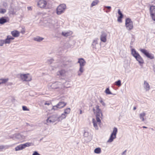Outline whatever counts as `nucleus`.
<instances>
[{"label":"nucleus","mask_w":155,"mask_h":155,"mask_svg":"<svg viewBox=\"0 0 155 155\" xmlns=\"http://www.w3.org/2000/svg\"><path fill=\"white\" fill-rule=\"evenodd\" d=\"M98 40V39H96L95 40H94L92 44V48L95 49H97V47L96 46V45L98 44L97 43V40Z\"/></svg>","instance_id":"obj_23"},{"label":"nucleus","mask_w":155,"mask_h":155,"mask_svg":"<svg viewBox=\"0 0 155 155\" xmlns=\"http://www.w3.org/2000/svg\"><path fill=\"white\" fill-rule=\"evenodd\" d=\"M48 87L50 90L52 89H58L59 90H61L63 89V85L61 82H55L54 83H49L48 85Z\"/></svg>","instance_id":"obj_2"},{"label":"nucleus","mask_w":155,"mask_h":155,"mask_svg":"<svg viewBox=\"0 0 155 155\" xmlns=\"http://www.w3.org/2000/svg\"><path fill=\"white\" fill-rule=\"evenodd\" d=\"M84 136V137H85L89 138L90 137V134H89V132L87 130H85Z\"/></svg>","instance_id":"obj_30"},{"label":"nucleus","mask_w":155,"mask_h":155,"mask_svg":"<svg viewBox=\"0 0 155 155\" xmlns=\"http://www.w3.org/2000/svg\"><path fill=\"white\" fill-rule=\"evenodd\" d=\"M101 149L99 147L95 148L94 151V153L97 154L100 153L101 152Z\"/></svg>","instance_id":"obj_29"},{"label":"nucleus","mask_w":155,"mask_h":155,"mask_svg":"<svg viewBox=\"0 0 155 155\" xmlns=\"http://www.w3.org/2000/svg\"><path fill=\"white\" fill-rule=\"evenodd\" d=\"M56 68L57 67H56L51 66L49 67V69L50 71H53L54 69Z\"/></svg>","instance_id":"obj_35"},{"label":"nucleus","mask_w":155,"mask_h":155,"mask_svg":"<svg viewBox=\"0 0 155 155\" xmlns=\"http://www.w3.org/2000/svg\"><path fill=\"white\" fill-rule=\"evenodd\" d=\"M136 107H134L133 110H136Z\"/></svg>","instance_id":"obj_51"},{"label":"nucleus","mask_w":155,"mask_h":155,"mask_svg":"<svg viewBox=\"0 0 155 155\" xmlns=\"http://www.w3.org/2000/svg\"><path fill=\"white\" fill-rule=\"evenodd\" d=\"M115 84L118 86H120L121 85V81L120 80H118L117 81L115 82Z\"/></svg>","instance_id":"obj_34"},{"label":"nucleus","mask_w":155,"mask_h":155,"mask_svg":"<svg viewBox=\"0 0 155 155\" xmlns=\"http://www.w3.org/2000/svg\"><path fill=\"white\" fill-rule=\"evenodd\" d=\"M117 132V128L114 127L113 128V132L111 134L109 139L107 141V142L111 143L115 139L116 137V134Z\"/></svg>","instance_id":"obj_10"},{"label":"nucleus","mask_w":155,"mask_h":155,"mask_svg":"<svg viewBox=\"0 0 155 155\" xmlns=\"http://www.w3.org/2000/svg\"><path fill=\"white\" fill-rule=\"evenodd\" d=\"M105 93L108 94H111L112 93L110 91L108 88H107L105 91Z\"/></svg>","instance_id":"obj_33"},{"label":"nucleus","mask_w":155,"mask_h":155,"mask_svg":"<svg viewBox=\"0 0 155 155\" xmlns=\"http://www.w3.org/2000/svg\"><path fill=\"white\" fill-rule=\"evenodd\" d=\"M66 5L64 4H61L59 5L57 8V13L60 15L64 13L66 8Z\"/></svg>","instance_id":"obj_11"},{"label":"nucleus","mask_w":155,"mask_h":155,"mask_svg":"<svg viewBox=\"0 0 155 155\" xmlns=\"http://www.w3.org/2000/svg\"><path fill=\"white\" fill-rule=\"evenodd\" d=\"M44 38L42 37L39 36H37L34 38V40L35 41L38 42H40L42 41Z\"/></svg>","instance_id":"obj_26"},{"label":"nucleus","mask_w":155,"mask_h":155,"mask_svg":"<svg viewBox=\"0 0 155 155\" xmlns=\"http://www.w3.org/2000/svg\"><path fill=\"white\" fill-rule=\"evenodd\" d=\"M100 102L101 104L102 105L104 106H105L106 105L105 103L102 100H101L100 101Z\"/></svg>","instance_id":"obj_41"},{"label":"nucleus","mask_w":155,"mask_h":155,"mask_svg":"<svg viewBox=\"0 0 155 155\" xmlns=\"http://www.w3.org/2000/svg\"><path fill=\"white\" fill-rule=\"evenodd\" d=\"M4 44H5V41L4 40H0V46H2Z\"/></svg>","instance_id":"obj_37"},{"label":"nucleus","mask_w":155,"mask_h":155,"mask_svg":"<svg viewBox=\"0 0 155 155\" xmlns=\"http://www.w3.org/2000/svg\"><path fill=\"white\" fill-rule=\"evenodd\" d=\"M7 22V21L6 19L3 17H2L0 18V24H3Z\"/></svg>","instance_id":"obj_28"},{"label":"nucleus","mask_w":155,"mask_h":155,"mask_svg":"<svg viewBox=\"0 0 155 155\" xmlns=\"http://www.w3.org/2000/svg\"><path fill=\"white\" fill-rule=\"evenodd\" d=\"M72 34V32H63L62 33V35L65 37H68L71 35Z\"/></svg>","instance_id":"obj_25"},{"label":"nucleus","mask_w":155,"mask_h":155,"mask_svg":"<svg viewBox=\"0 0 155 155\" xmlns=\"http://www.w3.org/2000/svg\"><path fill=\"white\" fill-rule=\"evenodd\" d=\"M28 10H31V7H28Z\"/></svg>","instance_id":"obj_48"},{"label":"nucleus","mask_w":155,"mask_h":155,"mask_svg":"<svg viewBox=\"0 0 155 155\" xmlns=\"http://www.w3.org/2000/svg\"><path fill=\"white\" fill-rule=\"evenodd\" d=\"M118 14L120 15V16H123V15L121 13L120 10V9H118Z\"/></svg>","instance_id":"obj_42"},{"label":"nucleus","mask_w":155,"mask_h":155,"mask_svg":"<svg viewBox=\"0 0 155 155\" xmlns=\"http://www.w3.org/2000/svg\"><path fill=\"white\" fill-rule=\"evenodd\" d=\"M32 155H41L37 151H34L33 152Z\"/></svg>","instance_id":"obj_40"},{"label":"nucleus","mask_w":155,"mask_h":155,"mask_svg":"<svg viewBox=\"0 0 155 155\" xmlns=\"http://www.w3.org/2000/svg\"><path fill=\"white\" fill-rule=\"evenodd\" d=\"M14 39V38L12 37L9 35L7 36L6 38L4 40L5 41V44L6 45L10 44L12 41Z\"/></svg>","instance_id":"obj_18"},{"label":"nucleus","mask_w":155,"mask_h":155,"mask_svg":"<svg viewBox=\"0 0 155 155\" xmlns=\"http://www.w3.org/2000/svg\"><path fill=\"white\" fill-rule=\"evenodd\" d=\"M140 51L147 58L150 59H153L154 58L153 56L146 49L140 48Z\"/></svg>","instance_id":"obj_12"},{"label":"nucleus","mask_w":155,"mask_h":155,"mask_svg":"<svg viewBox=\"0 0 155 155\" xmlns=\"http://www.w3.org/2000/svg\"><path fill=\"white\" fill-rule=\"evenodd\" d=\"M34 145V143L31 142H27L23 144H20L15 147V150L16 151H18L22 150L25 148L26 147L33 146Z\"/></svg>","instance_id":"obj_6"},{"label":"nucleus","mask_w":155,"mask_h":155,"mask_svg":"<svg viewBox=\"0 0 155 155\" xmlns=\"http://www.w3.org/2000/svg\"><path fill=\"white\" fill-rule=\"evenodd\" d=\"M126 152L127 150H125L122 153H121V155H126Z\"/></svg>","instance_id":"obj_45"},{"label":"nucleus","mask_w":155,"mask_h":155,"mask_svg":"<svg viewBox=\"0 0 155 155\" xmlns=\"http://www.w3.org/2000/svg\"><path fill=\"white\" fill-rule=\"evenodd\" d=\"M150 9L151 16L152 18L153 21H155V6H151Z\"/></svg>","instance_id":"obj_16"},{"label":"nucleus","mask_w":155,"mask_h":155,"mask_svg":"<svg viewBox=\"0 0 155 155\" xmlns=\"http://www.w3.org/2000/svg\"><path fill=\"white\" fill-rule=\"evenodd\" d=\"M21 33H23H23H23V32H21Z\"/></svg>","instance_id":"obj_52"},{"label":"nucleus","mask_w":155,"mask_h":155,"mask_svg":"<svg viewBox=\"0 0 155 155\" xmlns=\"http://www.w3.org/2000/svg\"><path fill=\"white\" fill-rule=\"evenodd\" d=\"M66 104L63 102H59L57 105L53 106L52 109L54 110H57L59 109H60L64 107L66 105Z\"/></svg>","instance_id":"obj_13"},{"label":"nucleus","mask_w":155,"mask_h":155,"mask_svg":"<svg viewBox=\"0 0 155 155\" xmlns=\"http://www.w3.org/2000/svg\"><path fill=\"white\" fill-rule=\"evenodd\" d=\"M51 104V103L50 102H46L45 103V105H47L48 106L50 105Z\"/></svg>","instance_id":"obj_43"},{"label":"nucleus","mask_w":155,"mask_h":155,"mask_svg":"<svg viewBox=\"0 0 155 155\" xmlns=\"http://www.w3.org/2000/svg\"><path fill=\"white\" fill-rule=\"evenodd\" d=\"M146 115V114L144 112H143L139 114V116L140 118L142 121L143 122L144 121L145 119L144 118V117H145Z\"/></svg>","instance_id":"obj_22"},{"label":"nucleus","mask_w":155,"mask_h":155,"mask_svg":"<svg viewBox=\"0 0 155 155\" xmlns=\"http://www.w3.org/2000/svg\"><path fill=\"white\" fill-rule=\"evenodd\" d=\"M143 87L146 91H149L150 89V86L148 83L146 81L143 83Z\"/></svg>","instance_id":"obj_20"},{"label":"nucleus","mask_w":155,"mask_h":155,"mask_svg":"<svg viewBox=\"0 0 155 155\" xmlns=\"http://www.w3.org/2000/svg\"><path fill=\"white\" fill-rule=\"evenodd\" d=\"M70 111L71 109L70 108H67L64 110V113L67 116L68 114L70 113Z\"/></svg>","instance_id":"obj_32"},{"label":"nucleus","mask_w":155,"mask_h":155,"mask_svg":"<svg viewBox=\"0 0 155 155\" xmlns=\"http://www.w3.org/2000/svg\"><path fill=\"white\" fill-rule=\"evenodd\" d=\"M22 109L24 111H29V109H28L26 107L23 106L22 107Z\"/></svg>","instance_id":"obj_38"},{"label":"nucleus","mask_w":155,"mask_h":155,"mask_svg":"<svg viewBox=\"0 0 155 155\" xmlns=\"http://www.w3.org/2000/svg\"><path fill=\"white\" fill-rule=\"evenodd\" d=\"M66 71L64 70H61L58 71L56 73V75L59 77H64L65 75Z\"/></svg>","instance_id":"obj_19"},{"label":"nucleus","mask_w":155,"mask_h":155,"mask_svg":"<svg viewBox=\"0 0 155 155\" xmlns=\"http://www.w3.org/2000/svg\"><path fill=\"white\" fill-rule=\"evenodd\" d=\"M8 80V79L7 78H2L0 79V84H5Z\"/></svg>","instance_id":"obj_27"},{"label":"nucleus","mask_w":155,"mask_h":155,"mask_svg":"<svg viewBox=\"0 0 155 155\" xmlns=\"http://www.w3.org/2000/svg\"><path fill=\"white\" fill-rule=\"evenodd\" d=\"M78 62L79 64L80 68L77 73L78 76H80L82 75L84 72V66L85 65L86 62L83 58L78 59Z\"/></svg>","instance_id":"obj_3"},{"label":"nucleus","mask_w":155,"mask_h":155,"mask_svg":"<svg viewBox=\"0 0 155 155\" xmlns=\"http://www.w3.org/2000/svg\"><path fill=\"white\" fill-rule=\"evenodd\" d=\"M38 7L41 8H45L47 5V2L45 0H39L37 3Z\"/></svg>","instance_id":"obj_14"},{"label":"nucleus","mask_w":155,"mask_h":155,"mask_svg":"<svg viewBox=\"0 0 155 155\" xmlns=\"http://www.w3.org/2000/svg\"><path fill=\"white\" fill-rule=\"evenodd\" d=\"M67 115H66L64 113L62 114L60 116H58V119L59 121H61L63 119L65 118Z\"/></svg>","instance_id":"obj_24"},{"label":"nucleus","mask_w":155,"mask_h":155,"mask_svg":"<svg viewBox=\"0 0 155 155\" xmlns=\"http://www.w3.org/2000/svg\"><path fill=\"white\" fill-rule=\"evenodd\" d=\"M28 136V132H24L20 133L15 134L11 137H10L13 140L19 143H22L26 140Z\"/></svg>","instance_id":"obj_1"},{"label":"nucleus","mask_w":155,"mask_h":155,"mask_svg":"<svg viewBox=\"0 0 155 155\" xmlns=\"http://www.w3.org/2000/svg\"><path fill=\"white\" fill-rule=\"evenodd\" d=\"M143 127L144 128H147V127L145 126H143Z\"/></svg>","instance_id":"obj_50"},{"label":"nucleus","mask_w":155,"mask_h":155,"mask_svg":"<svg viewBox=\"0 0 155 155\" xmlns=\"http://www.w3.org/2000/svg\"><path fill=\"white\" fill-rule=\"evenodd\" d=\"M94 113L95 114L96 118L98 121H100V119L102 118L103 116V114L101 110L99 108L98 105H97L95 107H94L93 109Z\"/></svg>","instance_id":"obj_4"},{"label":"nucleus","mask_w":155,"mask_h":155,"mask_svg":"<svg viewBox=\"0 0 155 155\" xmlns=\"http://www.w3.org/2000/svg\"><path fill=\"white\" fill-rule=\"evenodd\" d=\"M20 77L21 79L23 81H30L32 79L31 75L29 73L20 74Z\"/></svg>","instance_id":"obj_7"},{"label":"nucleus","mask_w":155,"mask_h":155,"mask_svg":"<svg viewBox=\"0 0 155 155\" xmlns=\"http://www.w3.org/2000/svg\"><path fill=\"white\" fill-rule=\"evenodd\" d=\"M58 117V115L55 114L49 116L46 120L47 122L48 123L50 124L53 123L56 121L59 122Z\"/></svg>","instance_id":"obj_8"},{"label":"nucleus","mask_w":155,"mask_h":155,"mask_svg":"<svg viewBox=\"0 0 155 155\" xmlns=\"http://www.w3.org/2000/svg\"><path fill=\"white\" fill-rule=\"evenodd\" d=\"M105 7L106 8H107L108 9H110L111 8V7L109 6H105Z\"/></svg>","instance_id":"obj_47"},{"label":"nucleus","mask_w":155,"mask_h":155,"mask_svg":"<svg viewBox=\"0 0 155 155\" xmlns=\"http://www.w3.org/2000/svg\"><path fill=\"white\" fill-rule=\"evenodd\" d=\"M11 34L12 36L15 37H17L20 35V32L17 30L12 31Z\"/></svg>","instance_id":"obj_21"},{"label":"nucleus","mask_w":155,"mask_h":155,"mask_svg":"<svg viewBox=\"0 0 155 155\" xmlns=\"http://www.w3.org/2000/svg\"><path fill=\"white\" fill-rule=\"evenodd\" d=\"M131 51L132 54L138 62L140 64V65L144 63V61L139 53L134 49H132Z\"/></svg>","instance_id":"obj_5"},{"label":"nucleus","mask_w":155,"mask_h":155,"mask_svg":"<svg viewBox=\"0 0 155 155\" xmlns=\"http://www.w3.org/2000/svg\"><path fill=\"white\" fill-rule=\"evenodd\" d=\"M98 120L96 118V119L93 118L92 119V123L93 126L96 130L98 129V125H99L101 123V119H100V121H98Z\"/></svg>","instance_id":"obj_15"},{"label":"nucleus","mask_w":155,"mask_h":155,"mask_svg":"<svg viewBox=\"0 0 155 155\" xmlns=\"http://www.w3.org/2000/svg\"><path fill=\"white\" fill-rule=\"evenodd\" d=\"M82 113V111L81 110H80V114H81Z\"/></svg>","instance_id":"obj_49"},{"label":"nucleus","mask_w":155,"mask_h":155,"mask_svg":"<svg viewBox=\"0 0 155 155\" xmlns=\"http://www.w3.org/2000/svg\"><path fill=\"white\" fill-rule=\"evenodd\" d=\"M53 60L52 59H50V60H48V63H51V62H53Z\"/></svg>","instance_id":"obj_46"},{"label":"nucleus","mask_w":155,"mask_h":155,"mask_svg":"<svg viewBox=\"0 0 155 155\" xmlns=\"http://www.w3.org/2000/svg\"><path fill=\"white\" fill-rule=\"evenodd\" d=\"M107 35V33L104 32H102L100 36V39L101 41L104 43L106 42Z\"/></svg>","instance_id":"obj_17"},{"label":"nucleus","mask_w":155,"mask_h":155,"mask_svg":"<svg viewBox=\"0 0 155 155\" xmlns=\"http://www.w3.org/2000/svg\"><path fill=\"white\" fill-rule=\"evenodd\" d=\"M6 12V10L3 8H0V13L2 14H4Z\"/></svg>","instance_id":"obj_36"},{"label":"nucleus","mask_w":155,"mask_h":155,"mask_svg":"<svg viewBox=\"0 0 155 155\" xmlns=\"http://www.w3.org/2000/svg\"><path fill=\"white\" fill-rule=\"evenodd\" d=\"M123 16H120L118 18L117 21L118 22H122L121 18Z\"/></svg>","instance_id":"obj_39"},{"label":"nucleus","mask_w":155,"mask_h":155,"mask_svg":"<svg viewBox=\"0 0 155 155\" xmlns=\"http://www.w3.org/2000/svg\"><path fill=\"white\" fill-rule=\"evenodd\" d=\"M99 1L98 0H95L93 1L91 3V7L94 6L98 4Z\"/></svg>","instance_id":"obj_31"},{"label":"nucleus","mask_w":155,"mask_h":155,"mask_svg":"<svg viewBox=\"0 0 155 155\" xmlns=\"http://www.w3.org/2000/svg\"><path fill=\"white\" fill-rule=\"evenodd\" d=\"M5 148V147L3 145L0 146V151H1Z\"/></svg>","instance_id":"obj_44"},{"label":"nucleus","mask_w":155,"mask_h":155,"mask_svg":"<svg viewBox=\"0 0 155 155\" xmlns=\"http://www.w3.org/2000/svg\"><path fill=\"white\" fill-rule=\"evenodd\" d=\"M125 26L127 29L128 31H130L133 29L134 26L133 22L131 19L127 18L125 20Z\"/></svg>","instance_id":"obj_9"}]
</instances>
